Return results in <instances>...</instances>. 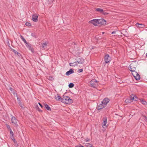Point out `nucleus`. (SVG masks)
<instances>
[{
  "label": "nucleus",
  "instance_id": "obj_14",
  "mask_svg": "<svg viewBox=\"0 0 147 147\" xmlns=\"http://www.w3.org/2000/svg\"><path fill=\"white\" fill-rule=\"evenodd\" d=\"M136 26L138 28H143L145 25L142 24L136 23Z\"/></svg>",
  "mask_w": 147,
  "mask_h": 147
},
{
  "label": "nucleus",
  "instance_id": "obj_1",
  "mask_svg": "<svg viewBox=\"0 0 147 147\" xmlns=\"http://www.w3.org/2000/svg\"><path fill=\"white\" fill-rule=\"evenodd\" d=\"M61 102L67 104H69L73 102L72 100L68 96L63 95V98L61 99Z\"/></svg>",
  "mask_w": 147,
  "mask_h": 147
},
{
  "label": "nucleus",
  "instance_id": "obj_31",
  "mask_svg": "<svg viewBox=\"0 0 147 147\" xmlns=\"http://www.w3.org/2000/svg\"><path fill=\"white\" fill-rule=\"evenodd\" d=\"M83 71V69H80L78 70V72L79 73L82 72Z\"/></svg>",
  "mask_w": 147,
  "mask_h": 147
},
{
  "label": "nucleus",
  "instance_id": "obj_22",
  "mask_svg": "<svg viewBox=\"0 0 147 147\" xmlns=\"http://www.w3.org/2000/svg\"><path fill=\"white\" fill-rule=\"evenodd\" d=\"M96 10L97 11H98L100 12L101 13H102L103 11V10L102 9L99 8H97L96 9Z\"/></svg>",
  "mask_w": 147,
  "mask_h": 147
},
{
  "label": "nucleus",
  "instance_id": "obj_5",
  "mask_svg": "<svg viewBox=\"0 0 147 147\" xmlns=\"http://www.w3.org/2000/svg\"><path fill=\"white\" fill-rule=\"evenodd\" d=\"M132 72V74L136 80H138L140 79V76L135 71Z\"/></svg>",
  "mask_w": 147,
  "mask_h": 147
},
{
  "label": "nucleus",
  "instance_id": "obj_37",
  "mask_svg": "<svg viewBox=\"0 0 147 147\" xmlns=\"http://www.w3.org/2000/svg\"><path fill=\"white\" fill-rule=\"evenodd\" d=\"M144 117L145 118V121L147 122V117L146 116H144Z\"/></svg>",
  "mask_w": 147,
  "mask_h": 147
},
{
  "label": "nucleus",
  "instance_id": "obj_20",
  "mask_svg": "<svg viewBox=\"0 0 147 147\" xmlns=\"http://www.w3.org/2000/svg\"><path fill=\"white\" fill-rule=\"evenodd\" d=\"M47 46V44L46 42L42 44H41L40 46V47L41 48H46Z\"/></svg>",
  "mask_w": 147,
  "mask_h": 147
},
{
  "label": "nucleus",
  "instance_id": "obj_29",
  "mask_svg": "<svg viewBox=\"0 0 147 147\" xmlns=\"http://www.w3.org/2000/svg\"><path fill=\"white\" fill-rule=\"evenodd\" d=\"M10 131V134L11 135V136H13L14 135L11 129H10V130H9Z\"/></svg>",
  "mask_w": 147,
  "mask_h": 147
},
{
  "label": "nucleus",
  "instance_id": "obj_19",
  "mask_svg": "<svg viewBox=\"0 0 147 147\" xmlns=\"http://www.w3.org/2000/svg\"><path fill=\"white\" fill-rule=\"evenodd\" d=\"M55 98L57 100H61V99H62L61 96L59 94H57L55 95Z\"/></svg>",
  "mask_w": 147,
  "mask_h": 147
},
{
  "label": "nucleus",
  "instance_id": "obj_26",
  "mask_svg": "<svg viewBox=\"0 0 147 147\" xmlns=\"http://www.w3.org/2000/svg\"><path fill=\"white\" fill-rule=\"evenodd\" d=\"M25 24L27 26H31V24L30 23L26 22Z\"/></svg>",
  "mask_w": 147,
  "mask_h": 147
},
{
  "label": "nucleus",
  "instance_id": "obj_21",
  "mask_svg": "<svg viewBox=\"0 0 147 147\" xmlns=\"http://www.w3.org/2000/svg\"><path fill=\"white\" fill-rule=\"evenodd\" d=\"M140 102L144 105H146L147 104V102L144 99H140Z\"/></svg>",
  "mask_w": 147,
  "mask_h": 147
},
{
  "label": "nucleus",
  "instance_id": "obj_8",
  "mask_svg": "<svg viewBox=\"0 0 147 147\" xmlns=\"http://www.w3.org/2000/svg\"><path fill=\"white\" fill-rule=\"evenodd\" d=\"M38 15L36 13H34L32 16V20L33 21L36 22L38 21Z\"/></svg>",
  "mask_w": 147,
  "mask_h": 147
},
{
  "label": "nucleus",
  "instance_id": "obj_23",
  "mask_svg": "<svg viewBox=\"0 0 147 147\" xmlns=\"http://www.w3.org/2000/svg\"><path fill=\"white\" fill-rule=\"evenodd\" d=\"M69 65L70 66H75V65H78V63H77V62L76 61L75 62H74V63H70L69 64Z\"/></svg>",
  "mask_w": 147,
  "mask_h": 147
},
{
  "label": "nucleus",
  "instance_id": "obj_49",
  "mask_svg": "<svg viewBox=\"0 0 147 147\" xmlns=\"http://www.w3.org/2000/svg\"><path fill=\"white\" fill-rule=\"evenodd\" d=\"M104 33V32H102V34H103Z\"/></svg>",
  "mask_w": 147,
  "mask_h": 147
},
{
  "label": "nucleus",
  "instance_id": "obj_11",
  "mask_svg": "<svg viewBox=\"0 0 147 147\" xmlns=\"http://www.w3.org/2000/svg\"><path fill=\"white\" fill-rule=\"evenodd\" d=\"M110 100L108 98H105L102 102V103L104 104V105L106 106L107 103L109 102Z\"/></svg>",
  "mask_w": 147,
  "mask_h": 147
},
{
  "label": "nucleus",
  "instance_id": "obj_43",
  "mask_svg": "<svg viewBox=\"0 0 147 147\" xmlns=\"http://www.w3.org/2000/svg\"><path fill=\"white\" fill-rule=\"evenodd\" d=\"M40 112H42V110H40V109H38V110Z\"/></svg>",
  "mask_w": 147,
  "mask_h": 147
},
{
  "label": "nucleus",
  "instance_id": "obj_30",
  "mask_svg": "<svg viewBox=\"0 0 147 147\" xmlns=\"http://www.w3.org/2000/svg\"><path fill=\"white\" fill-rule=\"evenodd\" d=\"M26 46L29 49V48H30L31 46H30V45H29V44H28L27 42V43H26Z\"/></svg>",
  "mask_w": 147,
  "mask_h": 147
},
{
  "label": "nucleus",
  "instance_id": "obj_35",
  "mask_svg": "<svg viewBox=\"0 0 147 147\" xmlns=\"http://www.w3.org/2000/svg\"><path fill=\"white\" fill-rule=\"evenodd\" d=\"M49 79L52 80L53 79V78L52 77H49Z\"/></svg>",
  "mask_w": 147,
  "mask_h": 147
},
{
  "label": "nucleus",
  "instance_id": "obj_48",
  "mask_svg": "<svg viewBox=\"0 0 147 147\" xmlns=\"http://www.w3.org/2000/svg\"><path fill=\"white\" fill-rule=\"evenodd\" d=\"M89 147H92L91 146H90Z\"/></svg>",
  "mask_w": 147,
  "mask_h": 147
},
{
  "label": "nucleus",
  "instance_id": "obj_41",
  "mask_svg": "<svg viewBox=\"0 0 147 147\" xmlns=\"http://www.w3.org/2000/svg\"><path fill=\"white\" fill-rule=\"evenodd\" d=\"M38 103L41 107L42 108L43 107V106L40 102H38Z\"/></svg>",
  "mask_w": 147,
  "mask_h": 147
},
{
  "label": "nucleus",
  "instance_id": "obj_6",
  "mask_svg": "<svg viewBox=\"0 0 147 147\" xmlns=\"http://www.w3.org/2000/svg\"><path fill=\"white\" fill-rule=\"evenodd\" d=\"M104 60L106 63H108L111 61V58L108 54H106L105 56Z\"/></svg>",
  "mask_w": 147,
  "mask_h": 147
},
{
  "label": "nucleus",
  "instance_id": "obj_16",
  "mask_svg": "<svg viewBox=\"0 0 147 147\" xmlns=\"http://www.w3.org/2000/svg\"><path fill=\"white\" fill-rule=\"evenodd\" d=\"M74 73V71L72 69H70L69 71L66 72L65 74L67 76H69L71 74H73Z\"/></svg>",
  "mask_w": 147,
  "mask_h": 147
},
{
  "label": "nucleus",
  "instance_id": "obj_10",
  "mask_svg": "<svg viewBox=\"0 0 147 147\" xmlns=\"http://www.w3.org/2000/svg\"><path fill=\"white\" fill-rule=\"evenodd\" d=\"M89 23L93 24L95 26H97L98 24L97 19H94L89 21Z\"/></svg>",
  "mask_w": 147,
  "mask_h": 147
},
{
  "label": "nucleus",
  "instance_id": "obj_42",
  "mask_svg": "<svg viewBox=\"0 0 147 147\" xmlns=\"http://www.w3.org/2000/svg\"><path fill=\"white\" fill-rule=\"evenodd\" d=\"M17 55H18V56H19V57H20L21 56V54H20V53H17Z\"/></svg>",
  "mask_w": 147,
  "mask_h": 147
},
{
  "label": "nucleus",
  "instance_id": "obj_50",
  "mask_svg": "<svg viewBox=\"0 0 147 147\" xmlns=\"http://www.w3.org/2000/svg\"><path fill=\"white\" fill-rule=\"evenodd\" d=\"M146 56L147 57V53L146 54Z\"/></svg>",
  "mask_w": 147,
  "mask_h": 147
},
{
  "label": "nucleus",
  "instance_id": "obj_4",
  "mask_svg": "<svg viewBox=\"0 0 147 147\" xmlns=\"http://www.w3.org/2000/svg\"><path fill=\"white\" fill-rule=\"evenodd\" d=\"M90 86L94 88H96L98 86L97 81L95 79L92 80L90 83Z\"/></svg>",
  "mask_w": 147,
  "mask_h": 147
},
{
  "label": "nucleus",
  "instance_id": "obj_2",
  "mask_svg": "<svg viewBox=\"0 0 147 147\" xmlns=\"http://www.w3.org/2000/svg\"><path fill=\"white\" fill-rule=\"evenodd\" d=\"M11 123L14 127H17L18 126V121L16 119L15 117L14 116L12 117L11 118Z\"/></svg>",
  "mask_w": 147,
  "mask_h": 147
},
{
  "label": "nucleus",
  "instance_id": "obj_46",
  "mask_svg": "<svg viewBox=\"0 0 147 147\" xmlns=\"http://www.w3.org/2000/svg\"><path fill=\"white\" fill-rule=\"evenodd\" d=\"M22 108H23V107L22 106V105H21L20 106Z\"/></svg>",
  "mask_w": 147,
  "mask_h": 147
},
{
  "label": "nucleus",
  "instance_id": "obj_44",
  "mask_svg": "<svg viewBox=\"0 0 147 147\" xmlns=\"http://www.w3.org/2000/svg\"><path fill=\"white\" fill-rule=\"evenodd\" d=\"M116 33V31H113L112 32V34H115Z\"/></svg>",
  "mask_w": 147,
  "mask_h": 147
},
{
  "label": "nucleus",
  "instance_id": "obj_34",
  "mask_svg": "<svg viewBox=\"0 0 147 147\" xmlns=\"http://www.w3.org/2000/svg\"><path fill=\"white\" fill-rule=\"evenodd\" d=\"M29 49L31 50V51L32 52H34V50H33V49L32 48H31V47H30V48H29Z\"/></svg>",
  "mask_w": 147,
  "mask_h": 147
},
{
  "label": "nucleus",
  "instance_id": "obj_9",
  "mask_svg": "<svg viewBox=\"0 0 147 147\" xmlns=\"http://www.w3.org/2000/svg\"><path fill=\"white\" fill-rule=\"evenodd\" d=\"M103 122L102 123V126L103 128H106L107 126L106 125L107 123V118L105 117L103 118Z\"/></svg>",
  "mask_w": 147,
  "mask_h": 147
},
{
  "label": "nucleus",
  "instance_id": "obj_32",
  "mask_svg": "<svg viewBox=\"0 0 147 147\" xmlns=\"http://www.w3.org/2000/svg\"><path fill=\"white\" fill-rule=\"evenodd\" d=\"M6 127H7V128H8V129L9 130H10V129H11V128H10V126H9V125H7V124H6Z\"/></svg>",
  "mask_w": 147,
  "mask_h": 147
},
{
  "label": "nucleus",
  "instance_id": "obj_18",
  "mask_svg": "<svg viewBox=\"0 0 147 147\" xmlns=\"http://www.w3.org/2000/svg\"><path fill=\"white\" fill-rule=\"evenodd\" d=\"M131 96L132 101H133L134 100L136 101H138V97L136 96H135L133 94H131Z\"/></svg>",
  "mask_w": 147,
  "mask_h": 147
},
{
  "label": "nucleus",
  "instance_id": "obj_13",
  "mask_svg": "<svg viewBox=\"0 0 147 147\" xmlns=\"http://www.w3.org/2000/svg\"><path fill=\"white\" fill-rule=\"evenodd\" d=\"M106 106V105H104V104L102 103V102L101 104L98 106L97 109L98 110H100L104 108Z\"/></svg>",
  "mask_w": 147,
  "mask_h": 147
},
{
  "label": "nucleus",
  "instance_id": "obj_24",
  "mask_svg": "<svg viewBox=\"0 0 147 147\" xmlns=\"http://www.w3.org/2000/svg\"><path fill=\"white\" fill-rule=\"evenodd\" d=\"M21 38L25 43H27V41L22 36H21Z\"/></svg>",
  "mask_w": 147,
  "mask_h": 147
},
{
  "label": "nucleus",
  "instance_id": "obj_28",
  "mask_svg": "<svg viewBox=\"0 0 147 147\" xmlns=\"http://www.w3.org/2000/svg\"><path fill=\"white\" fill-rule=\"evenodd\" d=\"M102 13L105 16L109 14V13L107 12H105L104 11H103L102 12Z\"/></svg>",
  "mask_w": 147,
  "mask_h": 147
},
{
  "label": "nucleus",
  "instance_id": "obj_47",
  "mask_svg": "<svg viewBox=\"0 0 147 147\" xmlns=\"http://www.w3.org/2000/svg\"><path fill=\"white\" fill-rule=\"evenodd\" d=\"M80 147H84L83 146H80Z\"/></svg>",
  "mask_w": 147,
  "mask_h": 147
},
{
  "label": "nucleus",
  "instance_id": "obj_38",
  "mask_svg": "<svg viewBox=\"0 0 147 147\" xmlns=\"http://www.w3.org/2000/svg\"><path fill=\"white\" fill-rule=\"evenodd\" d=\"M9 90H10L11 91H13V89L11 88V87H10L9 88Z\"/></svg>",
  "mask_w": 147,
  "mask_h": 147
},
{
  "label": "nucleus",
  "instance_id": "obj_17",
  "mask_svg": "<svg viewBox=\"0 0 147 147\" xmlns=\"http://www.w3.org/2000/svg\"><path fill=\"white\" fill-rule=\"evenodd\" d=\"M44 106L45 108L47 110L50 111H51V108L47 104L44 103Z\"/></svg>",
  "mask_w": 147,
  "mask_h": 147
},
{
  "label": "nucleus",
  "instance_id": "obj_27",
  "mask_svg": "<svg viewBox=\"0 0 147 147\" xmlns=\"http://www.w3.org/2000/svg\"><path fill=\"white\" fill-rule=\"evenodd\" d=\"M11 139L14 142H15L16 140L14 138L13 136H11Z\"/></svg>",
  "mask_w": 147,
  "mask_h": 147
},
{
  "label": "nucleus",
  "instance_id": "obj_36",
  "mask_svg": "<svg viewBox=\"0 0 147 147\" xmlns=\"http://www.w3.org/2000/svg\"><path fill=\"white\" fill-rule=\"evenodd\" d=\"M13 52L16 54H17V53H18L17 51L14 50H13Z\"/></svg>",
  "mask_w": 147,
  "mask_h": 147
},
{
  "label": "nucleus",
  "instance_id": "obj_39",
  "mask_svg": "<svg viewBox=\"0 0 147 147\" xmlns=\"http://www.w3.org/2000/svg\"><path fill=\"white\" fill-rule=\"evenodd\" d=\"M36 109L38 110L39 109L38 105H36Z\"/></svg>",
  "mask_w": 147,
  "mask_h": 147
},
{
  "label": "nucleus",
  "instance_id": "obj_3",
  "mask_svg": "<svg viewBox=\"0 0 147 147\" xmlns=\"http://www.w3.org/2000/svg\"><path fill=\"white\" fill-rule=\"evenodd\" d=\"M136 67V63H131L129 65V69L131 71H135Z\"/></svg>",
  "mask_w": 147,
  "mask_h": 147
},
{
  "label": "nucleus",
  "instance_id": "obj_40",
  "mask_svg": "<svg viewBox=\"0 0 147 147\" xmlns=\"http://www.w3.org/2000/svg\"><path fill=\"white\" fill-rule=\"evenodd\" d=\"M85 140L86 142H88L89 140V139L88 138H87Z\"/></svg>",
  "mask_w": 147,
  "mask_h": 147
},
{
  "label": "nucleus",
  "instance_id": "obj_12",
  "mask_svg": "<svg viewBox=\"0 0 147 147\" xmlns=\"http://www.w3.org/2000/svg\"><path fill=\"white\" fill-rule=\"evenodd\" d=\"M77 61H76V62L77 63H78V64L79 63L83 64L84 61V59H83L82 58H78L77 59Z\"/></svg>",
  "mask_w": 147,
  "mask_h": 147
},
{
  "label": "nucleus",
  "instance_id": "obj_33",
  "mask_svg": "<svg viewBox=\"0 0 147 147\" xmlns=\"http://www.w3.org/2000/svg\"><path fill=\"white\" fill-rule=\"evenodd\" d=\"M54 1V0H48V1L49 2V3H51L53 2Z\"/></svg>",
  "mask_w": 147,
  "mask_h": 147
},
{
  "label": "nucleus",
  "instance_id": "obj_7",
  "mask_svg": "<svg viewBox=\"0 0 147 147\" xmlns=\"http://www.w3.org/2000/svg\"><path fill=\"white\" fill-rule=\"evenodd\" d=\"M97 20L98 24H105L106 23V21L103 19H97Z\"/></svg>",
  "mask_w": 147,
  "mask_h": 147
},
{
  "label": "nucleus",
  "instance_id": "obj_25",
  "mask_svg": "<svg viewBox=\"0 0 147 147\" xmlns=\"http://www.w3.org/2000/svg\"><path fill=\"white\" fill-rule=\"evenodd\" d=\"M68 86L69 88H72L74 86V84L73 83H71L69 84Z\"/></svg>",
  "mask_w": 147,
  "mask_h": 147
},
{
  "label": "nucleus",
  "instance_id": "obj_45",
  "mask_svg": "<svg viewBox=\"0 0 147 147\" xmlns=\"http://www.w3.org/2000/svg\"><path fill=\"white\" fill-rule=\"evenodd\" d=\"M86 144H87V145H86V146H89H89L91 145L90 144H89V143H87Z\"/></svg>",
  "mask_w": 147,
  "mask_h": 147
},
{
  "label": "nucleus",
  "instance_id": "obj_15",
  "mask_svg": "<svg viewBox=\"0 0 147 147\" xmlns=\"http://www.w3.org/2000/svg\"><path fill=\"white\" fill-rule=\"evenodd\" d=\"M132 101H133L131 98V96H130V97L126 99L125 101V102L126 103H130Z\"/></svg>",
  "mask_w": 147,
  "mask_h": 147
}]
</instances>
